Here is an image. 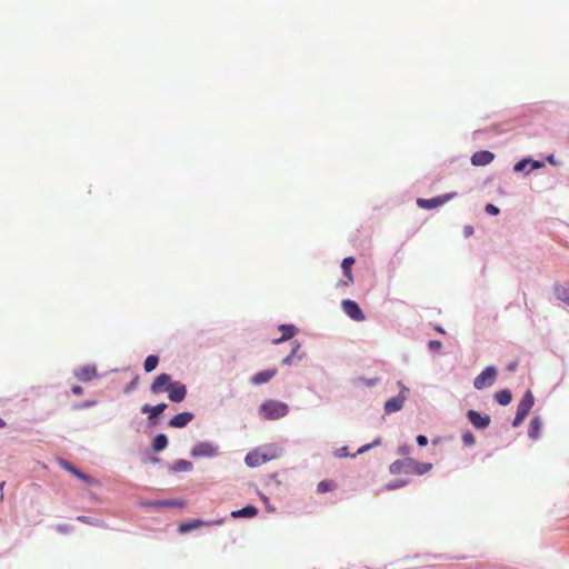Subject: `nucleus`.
Masks as SVG:
<instances>
[{
    "mask_svg": "<svg viewBox=\"0 0 569 569\" xmlns=\"http://www.w3.org/2000/svg\"><path fill=\"white\" fill-rule=\"evenodd\" d=\"M432 469V463L430 462H418L411 458H407L403 460H396L389 467V470L392 475L399 473H416V475H425Z\"/></svg>",
    "mask_w": 569,
    "mask_h": 569,
    "instance_id": "obj_1",
    "label": "nucleus"
},
{
    "mask_svg": "<svg viewBox=\"0 0 569 569\" xmlns=\"http://www.w3.org/2000/svg\"><path fill=\"white\" fill-rule=\"evenodd\" d=\"M260 415L266 420L280 419L289 412L287 403L277 400H267L259 408Z\"/></svg>",
    "mask_w": 569,
    "mask_h": 569,
    "instance_id": "obj_2",
    "label": "nucleus"
},
{
    "mask_svg": "<svg viewBox=\"0 0 569 569\" xmlns=\"http://www.w3.org/2000/svg\"><path fill=\"white\" fill-rule=\"evenodd\" d=\"M533 403V395L530 390H528L518 403L516 417L512 421V427L517 428L525 421Z\"/></svg>",
    "mask_w": 569,
    "mask_h": 569,
    "instance_id": "obj_3",
    "label": "nucleus"
},
{
    "mask_svg": "<svg viewBox=\"0 0 569 569\" xmlns=\"http://www.w3.org/2000/svg\"><path fill=\"white\" fill-rule=\"evenodd\" d=\"M497 379V369L493 366L487 367L480 375L473 380V387L477 390H482L491 387Z\"/></svg>",
    "mask_w": 569,
    "mask_h": 569,
    "instance_id": "obj_4",
    "label": "nucleus"
},
{
    "mask_svg": "<svg viewBox=\"0 0 569 569\" xmlns=\"http://www.w3.org/2000/svg\"><path fill=\"white\" fill-rule=\"evenodd\" d=\"M173 381L171 380V376L168 375V373H161L159 376H157L154 378V380L152 381L151 386H150V391L153 393V395H158V393H161L163 391H168L169 389V386L172 383Z\"/></svg>",
    "mask_w": 569,
    "mask_h": 569,
    "instance_id": "obj_5",
    "label": "nucleus"
},
{
    "mask_svg": "<svg viewBox=\"0 0 569 569\" xmlns=\"http://www.w3.org/2000/svg\"><path fill=\"white\" fill-rule=\"evenodd\" d=\"M342 310L348 317H350L351 319H353L356 321L365 320V315H363L362 310L352 300H349V299L343 300L342 301Z\"/></svg>",
    "mask_w": 569,
    "mask_h": 569,
    "instance_id": "obj_6",
    "label": "nucleus"
},
{
    "mask_svg": "<svg viewBox=\"0 0 569 569\" xmlns=\"http://www.w3.org/2000/svg\"><path fill=\"white\" fill-rule=\"evenodd\" d=\"M187 396V388L180 381H173L168 389V397L173 402H181Z\"/></svg>",
    "mask_w": 569,
    "mask_h": 569,
    "instance_id": "obj_7",
    "label": "nucleus"
},
{
    "mask_svg": "<svg viewBox=\"0 0 569 569\" xmlns=\"http://www.w3.org/2000/svg\"><path fill=\"white\" fill-rule=\"evenodd\" d=\"M453 196H455V193H449V194L439 196V197L431 198V199H418L417 203L420 208H423V209H435V208L446 203L448 200L453 198Z\"/></svg>",
    "mask_w": 569,
    "mask_h": 569,
    "instance_id": "obj_8",
    "label": "nucleus"
},
{
    "mask_svg": "<svg viewBox=\"0 0 569 569\" xmlns=\"http://www.w3.org/2000/svg\"><path fill=\"white\" fill-rule=\"evenodd\" d=\"M141 506L147 508H173V507H184L186 501L177 500V499H166V500H152L141 502Z\"/></svg>",
    "mask_w": 569,
    "mask_h": 569,
    "instance_id": "obj_9",
    "label": "nucleus"
},
{
    "mask_svg": "<svg viewBox=\"0 0 569 569\" xmlns=\"http://www.w3.org/2000/svg\"><path fill=\"white\" fill-rule=\"evenodd\" d=\"M468 420L472 423L473 427L478 429H485L490 423V417L488 415H481L476 410H469L467 412Z\"/></svg>",
    "mask_w": 569,
    "mask_h": 569,
    "instance_id": "obj_10",
    "label": "nucleus"
},
{
    "mask_svg": "<svg viewBox=\"0 0 569 569\" xmlns=\"http://www.w3.org/2000/svg\"><path fill=\"white\" fill-rule=\"evenodd\" d=\"M217 448L210 442H199L191 451L192 457H212L216 455Z\"/></svg>",
    "mask_w": 569,
    "mask_h": 569,
    "instance_id": "obj_11",
    "label": "nucleus"
},
{
    "mask_svg": "<svg viewBox=\"0 0 569 569\" xmlns=\"http://www.w3.org/2000/svg\"><path fill=\"white\" fill-rule=\"evenodd\" d=\"M222 522H223V520H222V519H220V520H214V521H209V522H203V521H201V520H199V519H194V520H192V521L181 523V525L179 526V529H178V530H179V532H181V533H186V532H189V531H191V530H193V529H197V528H199V527H201V526H214V525H221Z\"/></svg>",
    "mask_w": 569,
    "mask_h": 569,
    "instance_id": "obj_12",
    "label": "nucleus"
},
{
    "mask_svg": "<svg viewBox=\"0 0 569 569\" xmlns=\"http://www.w3.org/2000/svg\"><path fill=\"white\" fill-rule=\"evenodd\" d=\"M277 375V369H267L257 372L250 377V382L254 386L269 382Z\"/></svg>",
    "mask_w": 569,
    "mask_h": 569,
    "instance_id": "obj_13",
    "label": "nucleus"
},
{
    "mask_svg": "<svg viewBox=\"0 0 569 569\" xmlns=\"http://www.w3.org/2000/svg\"><path fill=\"white\" fill-rule=\"evenodd\" d=\"M495 159V154L490 151L482 150L477 151L471 157V163L473 166H487L491 163Z\"/></svg>",
    "mask_w": 569,
    "mask_h": 569,
    "instance_id": "obj_14",
    "label": "nucleus"
},
{
    "mask_svg": "<svg viewBox=\"0 0 569 569\" xmlns=\"http://www.w3.org/2000/svg\"><path fill=\"white\" fill-rule=\"evenodd\" d=\"M269 459L267 455L261 453L259 450H253L246 456L244 460L249 467L253 468L269 461Z\"/></svg>",
    "mask_w": 569,
    "mask_h": 569,
    "instance_id": "obj_15",
    "label": "nucleus"
},
{
    "mask_svg": "<svg viewBox=\"0 0 569 569\" xmlns=\"http://www.w3.org/2000/svg\"><path fill=\"white\" fill-rule=\"evenodd\" d=\"M193 419L191 412H181L170 419L169 426L172 428H183Z\"/></svg>",
    "mask_w": 569,
    "mask_h": 569,
    "instance_id": "obj_16",
    "label": "nucleus"
},
{
    "mask_svg": "<svg viewBox=\"0 0 569 569\" xmlns=\"http://www.w3.org/2000/svg\"><path fill=\"white\" fill-rule=\"evenodd\" d=\"M403 402H405V397L403 396L399 395L397 397L390 398L385 403V412L386 413H393V412L399 411L402 408Z\"/></svg>",
    "mask_w": 569,
    "mask_h": 569,
    "instance_id": "obj_17",
    "label": "nucleus"
},
{
    "mask_svg": "<svg viewBox=\"0 0 569 569\" xmlns=\"http://www.w3.org/2000/svg\"><path fill=\"white\" fill-rule=\"evenodd\" d=\"M61 466L63 469L68 470L69 472H71L72 475H74L77 478L81 479L82 481L89 483V485H94L96 481L88 475L83 473L82 471H80L79 469H77L74 466H72L71 463L67 462V461H62L61 462Z\"/></svg>",
    "mask_w": 569,
    "mask_h": 569,
    "instance_id": "obj_18",
    "label": "nucleus"
},
{
    "mask_svg": "<svg viewBox=\"0 0 569 569\" xmlns=\"http://www.w3.org/2000/svg\"><path fill=\"white\" fill-rule=\"evenodd\" d=\"M279 330L281 331V337L273 339L272 343L278 345L286 340L291 339L296 335V327L293 325H281L279 327Z\"/></svg>",
    "mask_w": 569,
    "mask_h": 569,
    "instance_id": "obj_19",
    "label": "nucleus"
},
{
    "mask_svg": "<svg viewBox=\"0 0 569 569\" xmlns=\"http://www.w3.org/2000/svg\"><path fill=\"white\" fill-rule=\"evenodd\" d=\"M96 376H97V369H96V367H91V366L82 367V368H80V369L76 372V377H77L80 381H83V382L90 381V380H91V379H93Z\"/></svg>",
    "mask_w": 569,
    "mask_h": 569,
    "instance_id": "obj_20",
    "label": "nucleus"
},
{
    "mask_svg": "<svg viewBox=\"0 0 569 569\" xmlns=\"http://www.w3.org/2000/svg\"><path fill=\"white\" fill-rule=\"evenodd\" d=\"M167 408L166 403H159L157 406L143 405L141 411L143 413H149V419H152L159 415H161Z\"/></svg>",
    "mask_w": 569,
    "mask_h": 569,
    "instance_id": "obj_21",
    "label": "nucleus"
},
{
    "mask_svg": "<svg viewBox=\"0 0 569 569\" xmlns=\"http://www.w3.org/2000/svg\"><path fill=\"white\" fill-rule=\"evenodd\" d=\"M355 263V259L351 257L345 258L341 263V268L343 270L345 276L347 277V281L343 282V284H349L353 281L352 274H351V267Z\"/></svg>",
    "mask_w": 569,
    "mask_h": 569,
    "instance_id": "obj_22",
    "label": "nucleus"
},
{
    "mask_svg": "<svg viewBox=\"0 0 569 569\" xmlns=\"http://www.w3.org/2000/svg\"><path fill=\"white\" fill-rule=\"evenodd\" d=\"M258 513V509L253 506H247L242 509L236 510L231 512L232 518H252Z\"/></svg>",
    "mask_w": 569,
    "mask_h": 569,
    "instance_id": "obj_23",
    "label": "nucleus"
},
{
    "mask_svg": "<svg viewBox=\"0 0 569 569\" xmlns=\"http://www.w3.org/2000/svg\"><path fill=\"white\" fill-rule=\"evenodd\" d=\"M541 420L539 417L532 418L529 425V437L533 440H537L540 436V429H541Z\"/></svg>",
    "mask_w": 569,
    "mask_h": 569,
    "instance_id": "obj_24",
    "label": "nucleus"
},
{
    "mask_svg": "<svg viewBox=\"0 0 569 569\" xmlns=\"http://www.w3.org/2000/svg\"><path fill=\"white\" fill-rule=\"evenodd\" d=\"M496 401L501 406H507L512 400V393L508 389L500 390L495 393Z\"/></svg>",
    "mask_w": 569,
    "mask_h": 569,
    "instance_id": "obj_25",
    "label": "nucleus"
},
{
    "mask_svg": "<svg viewBox=\"0 0 569 569\" xmlns=\"http://www.w3.org/2000/svg\"><path fill=\"white\" fill-rule=\"evenodd\" d=\"M167 446H168V438L166 435L160 433L154 437V439L152 441V449L156 452L163 450Z\"/></svg>",
    "mask_w": 569,
    "mask_h": 569,
    "instance_id": "obj_26",
    "label": "nucleus"
},
{
    "mask_svg": "<svg viewBox=\"0 0 569 569\" xmlns=\"http://www.w3.org/2000/svg\"><path fill=\"white\" fill-rule=\"evenodd\" d=\"M555 295H556L557 299L569 305V287L557 286L555 288Z\"/></svg>",
    "mask_w": 569,
    "mask_h": 569,
    "instance_id": "obj_27",
    "label": "nucleus"
},
{
    "mask_svg": "<svg viewBox=\"0 0 569 569\" xmlns=\"http://www.w3.org/2000/svg\"><path fill=\"white\" fill-rule=\"evenodd\" d=\"M158 363H159L158 356H153V355L148 356L144 360L143 369L146 372H151L157 368Z\"/></svg>",
    "mask_w": 569,
    "mask_h": 569,
    "instance_id": "obj_28",
    "label": "nucleus"
},
{
    "mask_svg": "<svg viewBox=\"0 0 569 569\" xmlns=\"http://www.w3.org/2000/svg\"><path fill=\"white\" fill-rule=\"evenodd\" d=\"M333 489H336V483L332 480H322L317 486V491L319 493L332 491Z\"/></svg>",
    "mask_w": 569,
    "mask_h": 569,
    "instance_id": "obj_29",
    "label": "nucleus"
},
{
    "mask_svg": "<svg viewBox=\"0 0 569 569\" xmlns=\"http://www.w3.org/2000/svg\"><path fill=\"white\" fill-rule=\"evenodd\" d=\"M461 439L466 446H472L476 442V437L470 431L463 432Z\"/></svg>",
    "mask_w": 569,
    "mask_h": 569,
    "instance_id": "obj_30",
    "label": "nucleus"
},
{
    "mask_svg": "<svg viewBox=\"0 0 569 569\" xmlns=\"http://www.w3.org/2000/svg\"><path fill=\"white\" fill-rule=\"evenodd\" d=\"M530 162H531V159H522L515 164L513 170L516 172L525 171L527 169V166H529Z\"/></svg>",
    "mask_w": 569,
    "mask_h": 569,
    "instance_id": "obj_31",
    "label": "nucleus"
},
{
    "mask_svg": "<svg viewBox=\"0 0 569 569\" xmlns=\"http://www.w3.org/2000/svg\"><path fill=\"white\" fill-rule=\"evenodd\" d=\"M300 343L295 341L293 342V347H292V350L290 352V355H293V358H296V360H301L302 359V353H299V350H300Z\"/></svg>",
    "mask_w": 569,
    "mask_h": 569,
    "instance_id": "obj_32",
    "label": "nucleus"
},
{
    "mask_svg": "<svg viewBox=\"0 0 569 569\" xmlns=\"http://www.w3.org/2000/svg\"><path fill=\"white\" fill-rule=\"evenodd\" d=\"M381 442L380 438L376 439L372 443H369V445H366V446H362L359 450H358V453H363L366 451H368L369 449L376 447V446H379Z\"/></svg>",
    "mask_w": 569,
    "mask_h": 569,
    "instance_id": "obj_33",
    "label": "nucleus"
},
{
    "mask_svg": "<svg viewBox=\"0 0 569 569\" xmlns=\"http://www.w3.org/2000/svg\"><path fill=\"white\" fill-rule=\"evenodd\" d=\"M428 347L431 351H439L442 343L439 340H431L429 341Z\"/></svg>",
    "mask_w": 569,
    "mask_h": 569,
    "instance_id": "obj_34",
    "label": "nucleus"
},
{
    "mask_svg": "<svg viewBox=\"0 0 569 569\" xmlns=\"http://www.w3.org/2000/svg\"><path fill=\"white\" fill-rule=\"evenodd\" d=\"M485 211L489 214L496 216L499 213V208L492 203H488L485 208Z\"/></svg>",
    "mask_w": 569,
    "mask_h": 569,
    "instance_id": "obj_35",
    "label": "nucleus"
},
{
    "mask_svg": "<svg viewBox=\"0 0 569 569\" xmlns=\"http://www.w3.org/2000/svg\"><path fill=\"white\" fill-rule=\"evenodd\" d=\"M295 361H297V360H296V358H293V355H290V353H289L287 357H284V358L282 359V365L290 366V365H292Z\"/></svg>",
    "mask_w": 569,
    "mask_h": 569,
    "instance_id": "obj_36",
    "label": "nucleus"
},
{
    "mask_svg": "<svg viewBox=\"0 0 569 569\" xmlns=\"http://www.w3.org/2000/svg\"><path fill=\"white\" fill-rule=\"evenodd\" d=\"M529 164H530V169L528 170V172L543 167V162L535 161V160H531V162Z\"/></svg>",
    "mask_w": 569,
    "mask_h": 569,
    "instance_id": "obj_37",
    "label": "nucleus"
},
{
    "mask_svg": "<svg viewBox=\"0 0 569 569\" xmlns=\"http://www.w3.org/2000/svg\"><path fill=\"white\" fill-rule=\"evenodd\" d=\"M417 443H418L419 446H421V447L427 446V443H428V439H427V437H426V436H423V435H419V436L417 437Z\"/></svg>",
    "mask_w": 569,
    "mask_h": 569,
    "instance_id": "obj_38",
    "label": "nucleus"
},
{
    "mask_svg": "<svg viewBox=\"0 0 569 569\" xmlns=\"http://www.w3.org/2000/svg\"><path fill=\"white\" fill-rule=\"evenodd\" d=\"M72 392H73L74 395H77V396H80V395H82L83 389H82L80 386H73V387H72Z\"/></svg>",
    "mask_w": 569,
    "mask_h": 569,
    "instance_id": "obj_39",
    "label": "nucleus"
},
{
    "mask_svg": "<svg viewBox=\"0 0 569 569\" xmlns=\"http://www.w3.org/2000/svg\"><path fill=\"white\" fill-rule=\"evenodd\" d=\"M80 521L89 522L88 518L84 516L78 517Z\"/></svg>",
    "mask_w": 569,
    "mask_h": 569,
    "instance_id": "obj_40",
    "label": "nucleus"
},
{
    "mask_svg": "<svg viewBox=\"0 0 569 569\" xmlns=\"http://www.w3.org/2000/svg\"><path fill=\"white\" fill-rule=\"evenodd\" d=\"M7 426L6 421L0 418V428H4Z\"/></svg>",
    "mask_w": 569,
    "mask_h": 569,
    "instance_id": "obj_41",
    "label": "nucleus"
},
{
    "mask_svg": "<svg viewBox=\"0 0 569 569\" xmlns=\"http://www.w3.org/2000/svg\"><path fill=\"white\" fill-rule=\"evenodd\" d=\"M547 160H548L550 163H555L553 156H549V157L547 158Z\"/></svg>",
    "mask_w": 569,
    "mask_h": 569,
    "instance_id": "obj_42",
    "label": "nucleus"
},
{
    "mask_svg": "<svg viewBox=\"0 0 569 569\" xmlns=\"http://www.w3.org/2000/svg\"><path fill=\"white\" fill-rule=\"evenodd\" d=\"M436 330H437L438 332H440V333H443V332H445V331H443V329H442L441 327H436Z\"/></svg>",
    "mask_w": 569,
    "mask_h": 569,
    "instance_id": "obj_43",
    "label": "nucleus"
},
{
    "mask_svg": "<svg viewBox=\"0 0 569 569\" xmlns=\"http://www.w3.org/2000/svg\"><path fill=\"white\" fill-rule=\"evenodd\" d=\"M182 463H183V465H181V468H184V466H190V463H189V462H187V461H182Z\"/></svg>",
    "mask_w": 569,
    "mask_h": 569,
    "instance_id": "obj_44",
    "label": "nucleus"
},
{
    "mask_svg": "<svg viewBox=\"0 0 569 569\" xmlns=\"http://www.w3.org/2000/svg\"><path fill=\"white\" fill-rule=\"evenodd\" d=\"M182 463H183V465H181V468H184V466H190V463H189V462H187V461H182Z\"/></svg>",
    "mask_w": 569,
    "mask_h": 569,
    "instance_id": "obj_45",
    "label": "nucleus"
},
{
    "mask_svg": "<svg viewBox=\"0 0 569 569\" xmlns=\"http://www.w3.org/2000/svg\"><path fill=\"white\" fill-rule=\"evenodd\" d=\"M4 485H6V482H4V481L0 482V490H1V491L3 490Z\"/></svg>",
    "mask_w": 569,
    "mask_h": 569,
    "instance_id": "obj_46",
    "label": "nucleus"
},
{
    "mask_svg": "<svg viewBox=\"0 0 569 569\" xmlns=\"http://www.w3.org/2000/svg\"><path fill=\"white\" fill-rule=\"evenodd\" d=\"M508 369H509V370H513V369H515V365H509V366H508Z\"/></svg>",
    "mask_w": 569,
    "mask_h": 569,
    "instance_id": "obj_47",
    "label": "nucleus"
},
{
    "mask_svg": "<svg viewBox=\"0 0 569 569\" xmlns=\"http://www.w3.org/2000/svg\"><path fill=\"white\" fill-rule=\"evenodd\" d=\"M134 383H136V381H132L131 385H130V388H133Z\"/></svg>",
    "mask_w": 569,
    "mask_h": 569,
    "instance_id": "obj_48",
    "label": "nucleus"
}]
</instances>
